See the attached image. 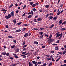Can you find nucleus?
Wrapping results in <instances>:
<instances>
[{
  "mask_svg": "<svg viewBox=\"0 0 66 66\" xmlns=\"http://www.w3.org/2000/svg\"><path fill=\"white\" fill-rule=\"evenodd\" d=\"M35 4L36 5H38L39 4V3H36Z\"/></svg>",
  "mask_w": 66,
  "mask_h": 66,
  "instance_id": "680f3d73",
  "label": "nucleus"
},
{
  "mask_svg": "<svg viewBox=\"0 0 66 66\" xmlns=\"http://www.w3.org/2000/svg\"><path fill=\"white\" fill-rule=\"evenodd\" d=\"M52 45L53 46H54V45L57 46V44H52Z\"/></svg>",
  "mask_w": 66,
  "mask_h": 66,
  "instance_id": "ea45409f",
  "label": "nucleus"
},
{
  "mask_svg": "<svg viewBox=\"0 0 66 66\" xmlns=\"http://www.w3.org/2000/svg\"><path fill=\"white\" fill-rule=\"evenodd\" d=\"M45 7H46V8L47 9L49 7V5H46L45 6Z\"/></svg>",
  "mask_w": 66,
  "mask_h": 66,
  "instance_id": "f8f14e48",
  "label": "nucleus"
},
{
  "mask_svg": "<svg viewBox=\"0 0 66 66\" xmlns=\"http://www.w3.org/2000/svg\"><path fill=\"white\" fill-rule=\"evenodd\" d=\"M25 14H26V13H24V14H22V16H24L25 15Z\"/></svg>",
  "mask_w": 66,
  "mask_h": 66,
  "instance_id": "338daca9",
  "label": "nucleus"
},
{
  "mask_svg": "<svg viewBox=\"0 0 66 66\" xmlns=\"http://www.w3.org/2000/svg\"><path fill=\"white\" fill-rule=\"evenodd\" d=\"M23 56L22 57H23V58H26V57H27V56Z\"/></svg>",
  "mask_w": 66,
  "mask_h": 66,
  "instance_id": "bf43d9fd",
  "label": "nucleus"
},
{
  "mask_svg": "<svg viewBox=\"0 0 66 66\" xmlns=\"http://www.w3.org/2000/svg\"><path fill=\"white\" fill-rule=\"evenodd\" d=\"M52 64V63L50 62V63L48 65V66H51Z\"/></svg>",
  "mask_w": 66,
  "mask_h": 66,
  "instance_id": "e433bc0d",
  "label": "nucleus"
},
{
  "mask_svg": "<svg viewBox=\"0 0 66 66\" xmlns=\"http://www.w3.org/2000/svg\"><path fill=\"white\" fill-rule=\"evenodd\" d=\"M29 66H33V64H31V62H29Z\"/></svg>",
  "mask_w": 66,
  "mask_h": 66,
  "instance_id": "4468645a",
  "label": "nucleus"
},
{
  "mask_svg": "<svg viewBox=\"0 0 66 66\" xmlns=\"http://www.w3.org/2000/svg\"><path fill=\"white\" fill-rule=\"evenodd\" d=\"M42 63V62L40 61V62H38L37 63V64L38 65H40Z\"/></svg>",
  "mask_w": 66,
  "mask_h": 66,
  "instance_id": "cd10ccee",
  "label": "nucleus"
},
{
  "mask_svg": "<svg viewBox=\"0 0 66 66\" xmlns=\"http://www.w3.org/2000/svg\"><path fill=\"white\" fill-rule=\"evenodd\" d=\"M49 19H53V16H51L49 17Z\"/></svg>",
  "mask_w": 66,
  "mask_h": 66,
  "instance_id": "c756f323",
  "label": "nucleus"
},
{
  "mask_svg": "<svg viewBox=\"0 0 66 66\" xmlns=\"http://www.w3.org/2000/svg\"><path fill=\"white\" fill-rule=\"evenodd\" d=\"M14 57L18 59L19 58V57L18 56H14Z\"/></svg>",
  "mask_w": 66,
  "mask_h": 66,
  "instance_id": "e2e57ef3",
  "label": "nucleus"
},
{
  "mask_svg": "<svg viewBox=\"0 0 66 66\" xmlns=\"http://www.w3.org/2000/svg\"><path fill=\"white\" fill-rule=\"evenodd\" d=\"M44 29V28H40V29L42 30H43V29Z\"/></svg>",
  "mask_w": 66,
  "mask_h": 66,
  "instance_id": "774afa93",
  "label": "nucleus"
},
{
  "mask_svg": "<svg viewBox=\"0 0 66 66\" xmlns=\"http://www.w3.org/2000/svg\"><path fill=\"white\" fill-rule=\"evenodd\" d=\"M32 63L33 64H37V62H35V61H32Z\"/></svg>",
  "mask_w": 66,
  "mask_h": 66,
  "instance_id": "423d86ee",
  "label": "nucleus"
},
{
  "mask_svg": "<svg viewBox=\"0 0 66 66\" xmlns=\"http://www.w3.org/2000/svg\"><path fill=\"white\" fill-rule=\"evenodd\" d=\"M31 17H32V15H29V16H28V19H30V18H31Z\"/></svg>",
  "mask_w": 66,
  "mask_h": 66,
  "instance_id": "7c9ffc66",
  "label": "nucleus"
},
{
  "mask_svg": "<svg viewBox=\"0 0 66 66\" xmlns=\"http://www.w3.org/2000/svg\"><path fill=\"white\" fill-rule=\"evenodd\" d=\"M19 12V11L18 10H16L15 12L17 14Z\"/></svg>",
  "mask_w": 66,
  "mask_h": 66,
  "instance_id": "69168bd1",
  "label": "nucleus"
},
{
  "mask_svg": "<svg viewBox=\"0 0 66 66\" xmlns=\"http://www.w3.org/2000/svg\"><path fill=\"white\" fill-rule=\"evenodd\" d=\"M39 11H40V12L42 13L43 12V11L41 9L39 10Z\"/></svg>",
  "mask_w": 66,
  "mask_h": 66,
  "instance_id": "72a5a7b5",
  "label": "nucleus"
},
{
  "mask_svg": "<svg viewBox=\"0 0 66 66\" xmlns=\"http://www.w3.org/2000/svg\"><path fill=\"white\" fill-rule=\"evenodd\" d=\"M13 42H14V43H16V40H13Z\"/></svg>",
  "mask_w": 66,
  "mask_h": 66,
  "instance_id": "13d9d810",
  "label": "nucleus"
},
{
  "mask_svg": "<svg viewBox=\"0 0 66 66\" xmlns=\"http://www.w3.org/2000/svg\"><path fill=\"white\" fill-rule=\"evenodd\" d=\"M59 35H60V37H61L62 36H63V34L62 33H61L60 34H59Z\"/></svg>",
  "mask_w": 66,
  "mask_h": 66,
  "instance_id": "4be33fe9",
  "label": "nucleus"
},
{
  "mask_svg": "<svg viewBox=\"0 0 66 66\" xmlns=\"http://www.w3.org/2000/svg\"><path fill=\"white\" fill-rule=\"evenodd\" d=\"M65 30V28H63L60 29V30L62 31H64Z\"/></svg>",
  "mask_w": 66,
  "mask_h": 66,
  "instance_id": "c85d7f7f",
  "label": "nucleus"
},
{
  "mask_svg": "<svg viewBox=\"0 0 66 66\" xmlns=\"http://www.w3.org/2000/svg\"><path fill=\"white\" fill-rule=\"evenodd\" d=\"M19 48H17L16 49V52H19Z\"/></svg>",
  "mask_w": 66,
  "mask_h": 66,
  "instance_id": "603ef678",
  "label": "nucleus"
},
{
  "mask_svg": "<svg viewBox=\"0 0 66 66\" xmlns=\"http://www.w3.org/2000/svg\"><path fill=\"white\" fill-rule=\"evenodd\" d=\"M8 38H13V37L11 36H8Z\"/></svg>",
  "mask_w": 66,
  "mask_h": 66,
  "instance_id": "a211bd4d",
  "label": "nucleus"
},
{
  "mask_svg": "<svg viewBox=\"0 0 66 66\" xmlns=\"http://www.w3.org/2000/svg\"><path fill=\"white\" fill-rule=\"evenodd\" d=\"M11 65L13 66H15L16 65H17V64H12Z\"/></svg>",
  "mask_w": 66,
  "mask_h": 66,
  "instance_id": "412c9836",
  "label": "nucleus"
},
{
  "mask_svg": "<svg viewBox=\"0 0 66 66\" xmlns=\"http://www.w3.org/2000/svg\"><path fill=\"white\" fill-rule=\"evenodd\" d=\"M15 47V45H13V46H11V48L12 49L13 48H14Z\"/></svg>",
  "mask_w": 66,
  "mask_h": 66,
  "instance_id": "a878e982",
  "label": "nucleus"
},
{
  "mask_svg": "<svg viewBox=\"0 0 66 66\" xmlns=\"http://www.w3.org/2000/svg\"><path fill=\"white\" fill-rule=\"evenodd\" d=\"M23 26H28V24H23Z\"/></svg>",
  "mask_w": 66,
  "mask_h": 66,
  "instance_id": "2f4dec72",
  "label": "nucleus"
},
{
  "mask_svg": "<svg viewBox=\"0 0 66 66\" xmlns=\"http://www.w3.org/2000/svg\"><path fill=\"white\" fill-rule=\"evenodd\" d=\"M6 55L7 56H9L10 55V53H7V54H6Z\"/></svg>",
  "mask_w": 66,
  "mask_h": 66,
  "instance_id": "c9c22d12",
  "label": "nucleus"
},
{
  "mask_svg": "<svg viewBox=\"0 0 66 66\" xmlns=\"http://www.w3.org/2000/svg\"><path fill=\"white\" fill-rule=\"evenodd\" d=\"M34 22H37V21H36V19H34Z\"/></svg>",
  "mask_w": 66,
  "mask_h": 66,
  "instance_id": "a18cd8bd",
  "label": "nucleus"
},
{
  "mask_svg": "<svg viewBox=\"0 0 66 66\" xmlns=\"http://www.w3.org/2000/svg\"><path fill=\"white\" fill-rule=\"evenodd\" d=\"M26 28H23V29L22 30H22V32H23L25 31V30H26Z\"/></svg>",
  "mask_w": 66,
  "mask_h": 66,
  "instance_id": "dca6fc26",
  "label": "nucleus"
},
{
  "mask_svg": "<svg viewBox=\"0 0 66 66\" xmlns=\"http://www.w3.org/2000/svg\"><path fill=\"white\" fill-rule=\"evenodd\" d=\"M54 26V24H53L51 26V27H50V28H53V27Z\"/></svg>",
  "mask_w": 66,
  "mask_h": 66,
  "instance_id": "864d4df0",
  "label": "nucleus"
},
{
  "mask_svg": "<svg viewBox=\"0 0 66 66\" xmlns=\"http://www.w3.org/2000/svg\"><path fill=\"white\" fill-rule=\"evenodd\" d=\"M34 30H38V29L37 28H34Z\"/></svg>",
  "mask_w": 66,
  "mask_h": 66,
  "instance_id": "37998d69",
  "label": "nucleus"
},
{
  "mask_svg": "<svg viewBox=\"0 0 66 66\" xmlns=\"http://www.w3.org/2000/svg\"><path fill=\"white\" fill-rule=\"evenodd\" d=\"M44 65V66H46L47 65V64L45 63L44 64H43V65Z\"/></svg>",
  "mask_w": 66,
  "mask_h": 66,
  "instance_id": "6e6d98bb",
  "label": "nucleus"
},
{
  "mask_svg": "<svg viewBox=\"0 0 66 66\" xmlns=\"http://www.w3.org/2000/svg\"><path fill=\"white\" fill-rule=\"evenodd\" d=\"M38 44V43L36 41H35L34 42V44L35 45H37Z\"/></svg>",
  "mask_w": 66,
  "mask_h": 66,
  "instance_id": "9b49d317",
  "label": "nucleus"
},
{
  "mask_svg": "<svg viewBox=\"0 0 66 66\" xmlns=\"http://www.w3.org/2000/svg\"><path fill=\"white\" fill-rule=\"evenodd\" d=\"M64 48H65V50H64V51H64V52H63V55H64L65 53H66V45H64Z\"/></svg>",
  "mask_w": 66,
  "mask_h": 66,
  "instance_id": "7ed1b4c3",
  "label": "nucleus"
},
{
  "mask_svg": "<svg viewBox=\"0 0 66 66\" xmlns=\"http://www.w3.org/2000/svg\"><path fill=\"white\" fill-rule=\"evenodd\" d=\"M13 22H14V24L16 23V21L15 20H13Z\"/></svg>",
  "mask_w": 66,
  "mask_h": 66,
  "instance_id": "473e14b6",
  "label": "nucleus"
},
{
  "mask_svg": "<svg viewBox=\"0 0 66 66\" xmlns=\"http://www.w3.org/2000/svg\"><path fill=\"white\" fill-rule=\"evenodd\" d=\"M46 59L47 60H52V59L50 58H47V59Z\"/></svg>",
  "mask_w": 66,
  "mask_h": 66,
  "instance_id": "8fccbe9b",
  "label": "nucleus"
},
{
  "mask_svg": "<svg viewBox=\"0 0 66 66\" xmlns=\"http://www.w3.org/2000/svg\"><path fill=\"white\" fill-rule=\"evenodd\" d=\"M55 35H56V37H59L60 36V35H59V34H58V33H56V34H55Z\"/></svg>",
  "mask_w": 66,
  "mask_h": 66,
  "instance_id": "39448f33",
  "label": "nucleus"
},
{
  "mask_svg": "<svg viewBox=\"0 0 66 66\" xmlns=\"http://www.w3.org/2000/svg\"><path fill=\"white\" fill-rule=\"evenodd\" d=\"M42 18H39L37 19V21H42Z\"/></svg>",
  "mask_w": 66,
  "mask_h": 66,
  "instance_id": "0eeeda50",
  "label": "nucleus"
},
{
  "mask_svg": "<svg viewBox=\"0 0 66 66\" xmlns=\"http://www.w3.org/2000/svg\"><path fill=\"white\" fill-rule=\"evenodd\" d=\"M13 55L14 56H17V55L16 54H13Z\"/></svg>",
  "mask_w": 66,
  "mask_h": 66,
  "instance_id": "4d7b16f0",
  "label": "nucleus"
},
{
  "mask_svg": "<svg viewBox=\"0 0 66 66\" xmlns=\"http://www.w3.org/2000/svg\"><path fill=\"white\" fill-rule=\"evenodd\" d=\"M26 54V52H23L22 53V54Z\"/></svg>",
  "mask_w": 66,
  "mask_h": 66,
  "instance_id": "09e8293b",
  "label": "nucleus"
},
{
  "mask_svg": "<svg viewBox=\"0 0 66 66\" xmlns=\"http://www.w3.org/2000/svg\"><path fill=\"white\" fill-rule=\"evenodd\" d=\"M13 6V4H12L11 5H10V6L9 7V8H11Z\"/></svg>",
  "mask_w": 66,
  "mask_h": 66,
  "instance_id": "f3484780",
  "label": "nucleus"
},
{
  "mask_svg": "<svg viewBox=\"0 0 66 66\" xmlns=\"http://www.w3.org/2000/svg\"><path fill=\"white\" fill-rule=\"evenodd\" d=\"M43 35H42L41 36H40V38H42V39H43Z\"/></svg>",
  "mask_w": 66,
  "mask_h": 66,
  "instance_id": "4c0bfd02",
  "label": "nucleus"
},
{
  "mask_svg": "<svg viewBox=\"0 0 66 66\" xmlns=\"http://www.w3.org/2000/svg\"><path fill=\"white\" fill-rule=\"evenodd\" d=\"M53 41H54V40L53 39H52L51 38H50L48 40H47V41L49 42H48V43L50 44L52 43V42H53Z\"/></svg>",
  "mask_w": 66,
  "mask_h": 66,
  "instance_id": "f03ea898",
  "label": "nucleus"
},
{
  "mask_svg": "<svg viewBox=\"0 0 66 66\" xmlns=\"http://www.w3.org/2000/svg\"><path fill=\"white\" fill-rule=\"evenodd\" d=\"M45 46H42V48H44L45 47Z\"/></svg>",
  "mask_w": 66,
  "mask_h": 66,
  "instance_id": "5fc2aeb1",
  "label": "nucleus"
},
{
  "mask_svg": "<svg viewBox=\"0 0 66 66\" xmlns=\"http://www.w3.org/2000/svg\"><path fill=\"white\" fill-rule=\"evenodd\" d=\"M55 50L58 51V46H56L55 48Z\"/></svg>",
  "mask_w": 66,
  "mask_h": 66,
  "instance_id": "aec40b11",
  "label": "nucleus"
},
{
  "mask_svg": "<svg viewBox=\"0 0 66 66\" xmlns=\"http://www.w3.org/2000/svg\"><path fill=\"white\" fill-rule=\"evenodd\" d=\"M28 36V34L27 33H26L24 35V37H26Z\"/></svg>",
  "mask_w": 66,
  "mask_h": 66,
  "instance_id": "1a4fd4ad",
  "label": "nucleus"
},
{
  "mask_svg": "<svg viewBox=\"0 0 66 66\" xmlns=\"http://www.w3.org/2000/svg\"><path fill=\"white\" fill-rule=\"evenodd\" d=\"M5 27L6 28H9V26H8V25H6V26H5Z\"/></svg>",
  "mask_w": 66,
  "mask_h": 66,
  "instance_id": "a19ab883",
  "label": "nucleus"
},
{
  "mask_svg": "<svg viewBox=\"0 0 66 66\" xmlns=\"http://www.w3.org/2000/svg\"><path fill=\"white\" fill-rule=\"evenodd\" d=\"M32 11L35 12L36 11V9L35 8L33 9Z\"/></svg>",
  "mask_w": 66,
  "mask_h": 66,
  "instance_id": "3c124183",
  "label": "nucleus"
},
{
  "mask_svg": "<svg viewBox=\"0 0 66 66\" xmlns=\"http://www.w3.org/2000/svg\"><path fill=\"white\" fill-rule=\"evenodd\" d=\"M57 16H56L55 17L53 18V20H57Z\"/></svg>",
  "mask_w": 66,
  "mask_h": 66,
  "instance_id": "ddd939ff",
  "label": "nucleus"
},
{
  "mask_svg": "<svg viewBox=\"0 0 66 66\" xmlns=\"http://www.w3.org/2000/svg\"><path fill=\"white\" fill-rule=\"evenodd\" d=\"M1 11H3V12H6V11H7V10H5V9H3H3H2V10H1Z\"/></svg>",
  "mask_w": 66,
  "mask_h": 66,
  "instance_id": "6e6552de",
  "label": "nucleus"
},
{
  "mask_svg": "<svg viewBox=\"0 0 66 66\" xmlns=\"http://www.w3.org/2000/svg\"><path fill=\"white\" fill-rule=\"evenodd\" d=\"M58 53H59V54L61 55L63 54L62 53V52H58Z\"/></svg>",
  "mask_w": 66,
  "mask_h": 66,
  "instance_id": "393cba45",
  "label": "nucleus"
},
{
  "mask_svg": "<svg viewBox=\"0 0 66 66\" xmlns=\"http://www.w3.org/2000/svg\"><path fill=\"white\" fill-rule=\"evenodd\" d=\"M26 7V5H25L23 7V8H22V9H25Z\"/></svg>",
  "mask_w": 66,
  "mask_h": 66,
  "instance_id": "f704fd0d",
  "label": "nucleus"
},
{
  "mask_svg": "<svg viewBox=\"0 0 66 66\" xmlns=\"http://www.w3.org/2000/svg\"><path fill=\"white\" fill-rule=\"evenodd\" d=\"M60 13H61L60 12V11H59V12H58V13H57V15L58 16L59 15Z\"/></svg>",
  "mask_w": 66,
  "mask_h": 66,
  "instance_id": "5701e85b",
  "label": "nucleus"
},
{
  "mask_svg": "<svg viewBox=\"0 0 66 66\" xmlns=\"http://www.w3.org/2000/svg\"><path fill=\"white\" fill-rule=\"evenodd\" d=\"M32 5V6L33 7H35L36 5H35V4H34L33 5Z\"/></svg>",
  "mask_w": 66,
  "mask_h": 66,
  "instance_id": "de8ad7c7",
  "label": "nucleus"
},
{
  "mask_svg": "<svg viewBox=\"0 0 66 66\" xmlns=\"http://www.w3.org/2000/svg\"><path fill=\"white\" fill-rule=\"evenodd\" d=\"M10 14H8V15L5 16V17H6V19H10V18L11 16H14V12L12 11L10 13Z\"/></svg>",
  "mask_w": 66,
  "mask_h": 66,
  "instance_id": "f257e3e1",
  "label": "nucleus"
},
{
  "mask_svg": "<svg viewBox=\"0 0 66 66\" xmlns=\"http://www.w3.org/2000/svg\"><path fill=\"white\" fill-rule=\"evenodd\" d=\"M19 4L18 5H19V6H20L21 5V4H22V3L21 2H20V3H19Z\"/></svg>",
  "mask_w": 66,
  "mask_h": 66,
  "instance_id": "79ce46f5",
  "label": "nucleus"
},
{
  "mask_svg": "<svg viewBox=\"0 0 66 66\" xmlns=\"http://www.w3.org/2000/svg\"><path fill=\"white\" fill-rule=\"evenodd\" d=\"M9 59L10 60H12V59H13V58L12 57H10Z\"/></svg>",
  "mask_w": 66,
  "mask_h": 66,
  "instance_id": "0e129e2a",
  "label": "nucleus"
},
{
  "mask_svg": "<svg viewBox=\"0 0 66 66\" xmlns=\"http://www.w3.org/2000/svg\"><path fill=\"white\" fill-rule=\"evenodd\" d=\"M27 46V45H24L23 46H22V47H23V48H24L26 47V46Z\"/></svg>",
  "mask_w": 66,
  "mask_h": 66,
  "instance_id": "bb28decb",
  "label": "nucleus"
},
{
  "mask_svg": "<svg viewBox=\"0 0 66 66\" xmlns=\"http://www.w3.org/2000/svg\"><path fill=\"white\" fill-rule=\"evenodd\" d=\"M50 53H54V51H50Z\"/></svg>",
  "mask_w": 66,
  "mask_h": 66,
  "instance_id": "c03bdc74",
  "label": "nucleus"
},
{
  "mask_svg": "<svg viewBox=\"0 0 66 66\" xmlns=\"http://www.w3.org/2000/svg\"><path fill=\"white\" fill-rule=\"evenodd\" d=\"M45 55L47 57H49L50 56L49 55Z\"/></svg>",
  "mask_w": 66,
  "mask_h": 66,
  "instance_id": "052dcab7",
  "label": "nucleus"
},
{
  "mask_svg": "<svg viewBox=\"0 0 66 66\" xmlns=\"http://www.w3.org/2000/svg\"><path fill=\"white\" fill-rule=\"evenodd\" d=\"M43 34V32H40L39 33V34L40 35H42Z\"/></svg>",
  "mask_w": 66,
  "mask_h": 66,
  "instance_id": "b1692460",
  "label": "nucleus"
},
{
  "mask_svg": "<svg viewBox=\"0 0 66 66\" xmlns=\"http://www.w3.org/2000/svg\"><path fill=\"white\" fill-rule=\"evenodd\" d=\"M6 54H7V53H6V52H3L2 53V55H5Z\"/></svg>",
  "mask_w": 66,
  "mask_h": 66,
  "instance_id": "2eb2a0df",
  "label": "nucleus"
},
{
  "mask_svg": "<svg viewBox=\"0 0 66 66\" xmlns=\"http://www.w3.org/2000/svg\"><path fill=\"white\" fill-rule=\"evenodd\" d=\"M25 44V41H24V42H23V43H22V46L24 45Z\"/></svg>",
  "mask_w": 66,
  "mask_h": 66,
  "instance_id": "49530a36",
  "label": "nucleus"
},
{
  "mask_svg": "<svg viewBox=\"0 0 66 66\" xmlns=\"http://www.w3.org/2000/svg\"><path fill=\"white\" fill-rule=\"evenodd\" d=\"M21 30L20 29H19V30H16L15 31V32H20L21 31Z\"/></svg>",
  "mask_w": 66,
  "mask_h": 66,
  "instance_id": "9d476101",
  "label": "nucleus"
},
{
  "mask_svg": "<svg viewBox=\"0 0 66 66\" xmlns=\"http://www.w3.org/2000/svg\"><path fill=\"white\" fill-rule=\"evenodd\" d=\"M30 4L31 5H32L33 4V2H31L30 3Z\"/></svg>",
  "mask_w": 66,
  "mask_h": 66,
  "instance_id": "58836bf2",
  "label": "nucleus"
},
{
  "mask_svg": "<svg viewBox=\"0 0 66 66\" xmlns=\"http://www.w3.org/2000/svg\"><path fill=\"white\" fill-rule=\"evenodd\" d=\"M62 21H63V20H61V19L60 20V21H59V23L60 24H59V25L61 24Z\"/></svg>",
  "mask_w": 66,
  "mask_h": 66,
  "instance_id": "20e7f679",
  "label": "nucleus"
},
{
  "mask_svg": "<svg viewBox=\"0 0 66 66\" xmlns=\"http://www.w3.org/2000/svg\"><path fill=\"white\" fill-rule=\"evenodd\" d=\"M39 52V51L38 50H37L35 51V53H36V54H37Z\"/></svg>",
  "mask_w": 66,
  "mask_h": 66,
  "instance_id": "6ab92c4d",
  "label": "nucleus"
}]
</instances>
